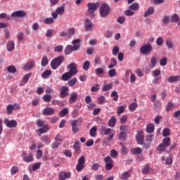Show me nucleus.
Listing matches in <instances>:
<instances>
[{
	"mask_svg": "<svg viewBox=\"0 0 180 180\" xmlns=\"http://www.w3.org/2000/svg\"><path fill=\"white\" fill-rule=\"evenodd\" d=\"M165 44L169 50L174 49V43H172V41L171 39H167L165 41Z\"/></svg>",
	"mask_w": 180,
	"mask_h": 180,
	"instance_id": "nucleus-43",
	"label": "nucleus"
},
{
	"mask_svg": "<svg viewBox=\"0 0 180 180\" xmlns=\"http://www.w3.org/2000/svg\"><path fill=\"white\" fill-rule=\"evenodd\" d=\"M27 13L25 11H17L12 13L11 16L13 18H25Z\"/></svg>",
	"mask_w": 180,
	"mask_h": 180,
	"instance_id": "nucleus-14",
	"label": "nucleus"
},
{
	"mask_svg": "<svg viewBox=\"0 0 180 180\" xmlns=\"http://www.w3.org/2000/svg\"><path fill=\"white\" fill-rule=\"evenodd\" d=\"M124 112V106L120 105L117 108V116H120L122 113Z\"/></svg>",
	"mask_w": 180,
	"mask_h": 180,
	"instance_id": "nucleus-51",
	"label": "nucleus"
},
{
	"mask_svg": "<svg viewBox=\"0 0 180 180\" xmlns=\"http://www.w3.org/2000/svg\"><path fill=\"white\" fill-rule=\"evenodd\" d=\"M84 168H85V156L82 155L77 160L76 171H77V172H81Z\"/></svg>",
	"mask_w": 180,
	"mask_h": 180,
	"instance_id": "nucleus-5",
	"label": "nucleus"
},
{
	"mask_svg": "<svg viewBox=\"0 0 180 180\" xmlns=\"http://www.w3.org/2000/svg\"><path fill=\"white\" fill-rule=\"evenodd\" d=\"M108 75L110 77V78H113L117 75V72H116L115 69H111L108 71Z\"/></svg>",
	"mask_w": 180,
	"mask_h": 180,
	"instance_id": "nucleus-44",
	"label": "nucleus"
},
{
	"mask_svg": "<svg viewBox=\"0 0 180 180\" xmlns=\"http://www.w3.org/2000/svg\"><path fill=\"white\" fill-rule=\"evenodd\" d=\"M130 178V172H124L120 175V179L122 180H127Z\"/></svg>",
	"mask_w": 180,
	"mask_h": 180,
	"instance_id": "nucleus-29",
	"label": "nucleus"
},
{
	"mask_svg": "<svg viewBox=\"0 0 180 180\" xmlns=\"http://www.w3.org/2000/svg\"><path fill=\"white\" fill-rule=\"evenodd\" d=\"M111 98H113V101L115 102H117L119 101V94H117V91H113L110 94Z\"/></svg>",
	"mask_w": 180,
	"mask_h": 180,
	"instance_id": "nucleus-37",
	"label": "nucleus"
},
{
	"mask_svg": "<svg viewBox=\"0 0 180 180\" xmlns=\"http://www.w3.org/2000/svg\"><path fill=\"white\" fill-rule=\"evenodd\" d=\"M118 139H119V140H121L122 141H126V133L124 131H121L120 133Z\"/></svg>",
	"mask_w": 180,
	"mask_h": 180,
	"instance_id": "nucleus-54",
	"label": "nucleus"
},
{
	"mask_svg": "<svg viewBox=\"0 0 180 180\" xmlns=\"http://www.w3.org/2000/svg\"><path fill=\"white\" fill-rule=\"evenodd\" d=\"M56 12L60 16L64 15V12H65V5L63 4L60 7L57 8Z\"/></svg>",
	"mask_w": 180,
	"mask_h": 180,
	"instance_id": "nucleus-27",
	"label": "nucleus"
},
{
	"mask_svg": "<svg viewBox=\"0 0 180 180\" xmlns=\"http://www.w3.org/2000/svg\"><path fill=\"white\" fill-rule=\"evenodd\" d=\"M104 162L105 164V169L106 171H110L112 168H113V160L110 156H107L104 158Z\"/></svg>",
	"mask_w": 180,
	"mask_h": 180,
	"instance_id": "nucleus-7",
	"label": "nucleus"
},
{
	"mask_svg": "<svg viewBox=\"0 0 180 180\" xmlns=\"http://www.w3.org/2000/svg\"><path fill=\"white\" fill-rule=\"evenodd\" d=\"M92 21L89 19H86L84 22V27L86 32H89V30H92Z\"/></svg>",
	"mask_w": 180,
	"mask_h": 180,
	"instance_id": "nucleus-20",
	"label": "nucleus"
},
{
	"mask_svg": "<svg viewBox=\"0 0 180 180\" xmlns=\"http://www.w3.org/2000/svg\"><path fill=\"white\" fill-rule=\"evenodd\" d=\"M162 25H164L165 26H168L169 23V16L165 15L162 19Z\"/></svg>",
	"mask_w": 180,
	"mask_h": 180,
	"instance_id": "nucleus-41",
	"label": "nucleus"
},
{
	"mask_svg": "<svg viewBox=\"0 0 180 180\" xmlns=\"http://www.w3.org/2000/svg\"><path fill=\"white\" fill-rule=\"evenodd\" d=\"M7 50L8 51H13L15 50V41H8L7 42Z\"/></svg>",
	"mask_w": 180,
	"mask_h": 180,
	"instance_id": "nucleus-25",
	"label": "nucleus"
},
{
	"mask_svg": "<svg viewBox=\"0 0 180 180\" xmlns=\"http://www.w3.org/2000/svg\"><path fill=\"white\" fill-rule=\"evenodd\" d=\"M171 134V130L169 128H165L162 131V136L163 137H168Z\"/></svg>",
	"mask_w": 180,
	"mask_h": 180,
	"instance_id": "nucleus-46",
	"label": "nucleus"
},
{
	"mask_svg": "<svg viewBox=\"0 0 180 180\" xmlns=\"http://www.w3.org/2000/svg\"><path fill=\"white\" fill-rule=\"evenodd\" d=\"M137 108H139V104H137L136 102H134L129 105L130 112H134Z\"/></svg>",
	"mask_w": 180,
	"mask_h": 180,
	"instance_id": "nucleus-36",
	"label": "nucleus"
},
{
	"mask_svg": "<svg viewBox=\"0 0 180 180\" xmlns=\"http://www.w3.org/2000/svg\"><path fill=\"white\" fill-rule=\"evenodd\" d=\"M174 108V103L172 102H169L166 106V112H169L170 110H172Z\"/></svg>",
	"mask_w": 180,
	"mask_h": 180,
	"instance_id": "nucleus-63",
	"label": "nucleus"
},
{
	"mask_svg": "<svg viewBox=\"0 0 180 180\" xmlns=\"http://www.w3.org/2000/svg\"><path fill=\"white\" fill-rule=\"evenodd\" d=\"M169 146H171V138L166 137L162 139V143L158 146V150L159 151H165Z\"/></svg>",
	"mask_w": 180,
	"mask_h": 180,
	"instance_id": "nucleus-3",
	"label": "nucleus"
},
{
	"mask_svg": "<svg viewBox=\"0 0 180 180\" xmlns=\"http://www.w3.org/2000/svg\"><path fill=\"white\" fill-rule=\"evenodd\" d=\"M41 141L42 143H46V144H50L51 143V139H50V137L47 136H44L41 138Z\"/></svg>",
	"mask_w": 180,
	"mask_h": 180,
	"instance_id": "nucleus-40",
	"label": "nucleus"
},
{
	"mask_svg": "<svg viewBox=\"0 0 180 180\" xmlns=\"http://www.w3.org/2000/svg\"><path fill=\"white\" fill-rule=\"evenodd\" d=\"M179 20V17L178 16V14L174 13L171 16V22L172 23H176Z\"/></svg>",
	"mask_w": 180,
	"mask_h": 180,
	"instance_id": "nucleus-42",
	"label": "nucleus"
},
{
	"mask_svg": "<svg viewBox=\"0 0 180 180\" xmlns=\"http://www.w3.org/2000/svg\"><path fill=\"white\" fill-rule=\"evenodd\" d=\"M56 111L51 107H46L45 109L43 110V115L45 116H51V115H54Z\"/></svg>",
	"mask_w": 180,
	"mask_h": 180,
	"instance_id": "nucleus-15",
	"label": "nucleus"
},
{
	"mask_svg": "<svg viewBox=\"0 0 180 180\" xmlns=\"http://www.w3.org/2000/svg\"><path fill=\"white\" fill-rule=\"evenodd\" d=\"M77 84V78L74 77L68 82L69 86H74Z\"/></svg>",
	"mask_w": 180,
	"mask_h": 180,
	"instance_id": "nucleus-61",
	"label": "nucleus"
},
{
	"mask_svg": "<svg viewBox=\"0 0 180 180\" xmlns=\"http://www.w3.org/2000/svg\"><path fill=\"white\" fill-rule=\"evenodd\" d=\"M51 72H52L51 70H45L41 75L42 78H44V79H46V78H48L49 77H50V75H51Z\"/></svg>",
	"mask_w": 180,
	"mask_h": 180,
	"instance_id": "nucleus-39",
	"label": "nucleus"
},
{
	"mask_svg": "<svg viewBox=\"0 0 180 180\" xmlns=\"http://www.w3.org/2000/svg\"><path fill=\"white\" fill-rule=\"evenodd\" d=\"M116 64H117V61L114 58H112L110 62V65H108V69L112 70V68L116 67Z\"/></svg>",
	"mask_w": 180,
	"mask_h": 180,
	"instance_id": "nucleus-35",
	"label": "nucleus"
},
{
	"mask_svg": "<svg viewBox=\"0 0 180 180\" xmlns=\"http://www.w3.org/2000/svg\"><path fill=\"white\" fill-rule=\"evenodd\" d=\"M112 88H113V84H105L103 86V91L104 92H106V91H110V89H112Z\"/></svg>",
	"mask_w": 180,
	"mask_h": 180,
	"instance_id": "nucleus-50",
	"label": "nucleus"
},
{
	"mask_svg": "<svg viewBox=\"0 0 180 180\" xmlns=\"http://www.w3.org/2000/svg\"><path fill=\"white\" fill-rule=\"evenodd\" d=\"M36 124L38 126V127H43L44 126H46V124L44 122V121L40 119L37 120Z\"/></svg>",
	"mask_w": 180,
	"mask_h": 180,
	"instance_id": "nucleus-62",
	"label": "nucleus"
},
{
	"mask_svg": "<svg viewBox=\"0 0 180 180\" xmlns=\"http://www.w3.org/2000/svg\"><path fill=\"white\" fill-rule=\"evenodd\" d=\"M136 140L139 144H143L144 143V135H143L141 132L139 131L136 136Z\"/></svg>",
	"mask_w": 180,
	"mask_h": 180,
	"instance_id": "nucleus-19",
	"label": "nucleus"
},
{
	"mask_svg": "<svg viewBox=\"0 0 180 180\" xmlns=\"http://www.w3.org/2000/svg\"><path fill=\"white\" fill-rule=\"evenodd\" d=\"M49 64V58L47 56H44L41 59V65L42 67H46Z\"/></svg>",
	"mask_w": 180,
	"mask_h": 180,
	"instance_id": "nucleus-47",
	"label": "nucleus"
},
{
	"mask_svg": "<svg viewBox=\"0 0 180 180\" xmlns=\"http://www.w3.org/2000/svg\"><path fill=\"white\" fill-rule=\"evenodd\" d=\"M96 131H98V127L94 126L91 129H90L89 134L91 137H96Z\"/></svg>",
	"mask_w": 180,
	"mask_h": 180,
	"instance_id": "nucleus-32",
	"label": "nucleus"
},
{
	"mask_svg": "<svg viewBox=\"0 0 180 180\" xmlns=\"http://www.w3.org/2000/svg\"><path fill=\"white\" fill-rule=\"evenodd\" d=\"M27 155V153L25 151H22V157L23 161H25V162H32L33 160H34V158H33V155L30 153L27 156H26Z\"/></svg>",
	"mask_w": 180,
	"mask_h": 180,
	"instance_id": "nucleus-10",
	"label": "nucleus"
},
{
	"mask_svg": "<svg viewBox=\"0 0 180 180\" xmlns=\"http://www.w3.org/2000/svg\"><path fill=\"white\" fill-rule=\"evenodd\" d=\"M7 71L11 74H15V72H16V68L13 65H10L7 68Z\"/></svg>",
	"mask_w": 180,
	"mask_h": 180,
	"instance_id": "nucleus-60",
	"label": "nucleus"
},
{
	"mask_svg": "<svg viewBox=\"0 0 180 180\" xmlns=\"http://www.w3.org/2000/svg\"><path fill=\"white\" fill-rule=\"evenodd\" d=\"M34 65V62H33V61L27 62L22 67V70H24V71H27V70H31V68H33Z\"/></svg>",
	"mask_w": 180,
	"mask_h": 180,
	"instance_id": "nucleus-24",
	"label": "nucleus"
},
{
	"mask_svg": "<svg viewBox=\"0 0 180 180\" xmlns=\"http://www.w3.org/2000/svg\"><path fill=\"white\" fill-rule=\"evenodd\" d=\"M96 75L99 77V75H102V74H104L105 70L102 68H98L95 70Z\"/></svg>",
	"mask_w": 180,
	"mask_h": 180,
	"instance_id": "nucleus-57",
	"label": "nucleus"
},
{
	"mask_svg": "<svg viewBox=\"0 0 180 180\" xmlns=\"http://www.w3.org/2000/svg\"><path fill=\"white\" fill-rule=\"evenodd\" d=\"M87 8L88 10L86 13V15L87 16H89V18H94L95 16V11L99 8V4L98 3H89L87 4Z\"/></svg>",
	"mask_w": 180,
	"mask_h": 180,
	"instance_id": "nucleus-1",
	"label": "nucleus"
},
{
	"mask_svg": "<svg viewBox=\"0 0 180 180\" xmlns=\"http://www.w3.org/2000/svg\"><path fill=\"white\" fill-rule=\"evenodd\" d=\"M80 43H81V39H74L72 41V44H73L72 47L75 51H77V50H79V48L81 47Z\"/></svg>",
	"mask_w": 180,
	"mask_h": 180,
	"instance_id": "nucleus-17",
	"label": "nucleus"
},
{
	"mask_svg": "<svg viewBox=\"0 0 180 180\" xmlns=\"http://www.w3.org/2000/svg\"><path fill=\"white\" fill-rule=\"evenodd\" d=\"M43 101L45 102H51V95L50 94H45L42 97Z\"/></svg>",
	"mask_w": 180,
	"mask_h": 180,
	"instance_id": "nucleus-53",
	"label": "nucleus"
},
{
	"mask_svg": "<svg viewBox=\"0 0 180 180\" xmlns=\"http://www.w3.org/2000/svg\"><path fill=\"white\" fill-rule=\"evenodd\" d=\"M68 178H71V172H65L64 171H62L58 174L59 180H65L68 179Z\"/></svg>",
	"mask_w": 180,
	"mask_h": 180,
	"instance_id": "nucleus-13",
	"label": "nucleus"
},
{
	"mask_svg": "<svg viewBox=\"0 0 180 180\" xmlns=\"http://www.w3.org/2000/svg\"><path fill=\"white\" fill-rule=\"evenodd\" d=\"M20 109L19 105L15 104V105L10 104L6 107L7 115H11L13 110H18Z\"/></svg>",
	"mask_w": 180,
	"mask_h": 180,
	"instance_id": "nucleus-11",
	"label": "nucleus"
},
{
	"mask_svg": "<svg viewBox=\"0 0 180 180\" xmlns=\"http://www.w3.org/2000/svg\"><path fill=\"white\" fill-rule=\"evenodd\" d=\"M131 153L134 155H140L143 153V150L141 148H134L131 149Z\"/></svg>",
	"mask_w": 180,
	"mask_h": 180,
	"instance_id": "nucleus-28",
	"label": "nucleus"
},
{
	"mask_svg": "<svg viewBox=\"0 0 180 180\" xmlns=\"http://www.w3.org/2000/svg\"><path fill=\"white\" fill-rule=\"evenodd\" d=\"M167 63H168L167 57H164L160 60V65H162V67H165V65H167Z\"/></svg>",
	"mask_w": 180,
	"mask_h": 180,
	"instance_id": "nucleus-52",
	"label": "nucleus"
},
{
	"mask_svg": "<svg viewBox=\"0 0 180 180\" xmlns=\"http://www.w3.org/2000/svg\"><path fill=\"white\" fill-rule=\"evenodd\" d=\"M81 143H79V141H76L75 142L74 145H73V148L75 150V153L76 154H79L80 151H81Z\"/></svg>",
	"mask_w": 180,
	"mask_h": 180,
	"instance_id": "nucleus-22",
	"label": "nucleus"
},
{
	"mask_svg": "<svg viewBox=\"0 0 180 180\" xmlns=\"http://www.w3.org/2000/svg\"><path fill=\"white\" fill-rule=\"evenodd\" d=\"M64 50V46L63 45H58L54 48L55 53H61Z\"/></svg>",
	"mask_w": 180,
	"mask_h": 180,
	"instance_id": "nucleus-56",
	"label": "nucleus"
},
{
	"mask_svg": "<svg viewBox=\"0 0 180 180\" xmlns=\"http://www.w3.org/2000/svg\"><path fill=\"white\" fill-rule=\"evenodd\" d=\"M77 99H78V94L77 92H72L70 94L69 103L72 105V103H75L77 102Z\"/></svg>",
	"mask_w": 180,
	"mask_h": 180,
	"instance_id": "nucleus-18",
	"label": "nucleus"
},
{
	"mask_svg": "<svg viewBox=\"0 0 180 180\" xmlns=\"http://www.w3.org/2000/svg\"><path fill=\"white\" fill-rule=\"evenodd\" d=\"M155 129V127H154V124L153 123L148 124L146 126V132L148 134H150V133H153Z\"/></svg>",
	"mask_w": 180,
	"mask_h": 180,
	"instance_id": "nucleus-26",
	"label": "nucleus"
},
{
	"mask_svg": "<svg viewBox=\"0 0 180 180\" xmlns=\"http://www.w3.org/2000/svg\"><path fill=\"white\" fill-rule=\"evenodd\" d=\"M72 77H74L72 74L69 72H66L62 75L61 79L62 81H68V79H71Z\"/></svg>",
	"mask_w": 180,
	"mask_h": 180,
	"instance_id": "nucleus-21",
	"label": "nucleus"
},
{
	"mask_svg": "<svg viewBox=\"0 0 180 180\" xmlns=\"http://www.w3.org/2000/svg\"><path fill=\"white\" fill-rule=\"evenodd\" d=\"M140 51L141 54H150L153 51V46L150 43L145 44L141 47Z\"/></svg>",
	"mask_w": 180,
	"mask_h": 180,
	"instance_id": "nucleus-6",
	"label": "nucleus"
},
{
	"mask_svg": "<svg viewBox=\"0 0 180 180\" xmlns=\"http://www.w3.org/2000/svg\"><path fill=\"white\" fill-rule=\"evenodd\" d=\"M101 134L102 136H108L112 133V130L110 128H106L105 127H101L100 129Z\"/></svg>",
	"mask_w": 180,
	"mask_h": 180,
	"instance_id": "nucleus-16",
	"label": "nucleus"
},
{
	"mask_svg": "<svg viewBox=\"0 0 180 180\" xmlns=\"http://www.w3.org/2000/svg\"><path fill=\"white\" fill-rule=\"evenodd\" d=\"M68 68L70 70L69 72L72 74V75H77V72H78V70L77 69V65L74 63H70L68 65Z\"/></svg>",
	"mask_w": 180,
	"mask_h": 180,
	"instance_id": "nucleus-12",
	"label": "nucleus"
},
{
	"mask_svg": "<svg viewBox=\"0 0 180 180\" xmlns=\"http://www.w3.org/2000/svg\"><path fill=\"white\" fill-rule=\"evenodd\" d=\"M17 39L18 41H22L25 39V34H23V32H19L18 33Z\"/></svg>",
	"mask_w": 180,
	"mask_h": 180,
	"instance_id": "nucleus-55",
	"label": "nucleus"
},
{
	"mask_svg": "<svg viewBox=\"0 0 180 180\" xmlns=\"http://www.w3.org/2000/svg\"><path fill=\"white\" fill-rule=\"evenodd\" d=\"M155 12L154 7H150L144 13V18H147L150 16V15H153Z\"/></svg>",
	"mask_w": 180,
	"mask_h": 180,
	"instance_id": "nucleus-33",
	"label": "nucleus"
},
{
	"mask_svg": "<svg viewBox=\"0 0 180 180\" xmlns=\"http://www.w3.org/2000/svg\"><path fill=\"white\" fill-rule=\"evenodd\" d=\"M4 124L9 129H15L18 126V122L15 120H9L8 118L4 119Z\"/></svg>",
	"mask_w": 180,
	"mask_h": 180,
	"instance_id": "nucleus-8",
	"label": "nucleus"
},
{
	"mask_svg": "<svg viewBox=\"0 0 180 180\" xmlns=\"http://www.w3.org/2000/svg\"><path fill=\"white\" fill-rule=\"evenodd\" d=\"M68 113H69L68 108H65L60 110L59 113V116H60V117H64V116H67Z\"/></svg>",
	"mask_w": 180,
	"mask_h": 180,
	"instance_id": "nucleus-38",
	"label": "nucleus"
},
{
	"mask_svg": "<svg viewBox=\"0 0 180 180\" xmlns=\"http://www.w3.org/2000/svg\"><path fill=\"white\" fill-rule=\"evenodd\" d=\"M68 91H70V89L65 86H63L60 89V98H62V99H64V98H67L68 96Z\"/></svg>",
	"mask_w": 180,
	"mask_h": 180,
	"instance_id": "nucleus-9",
	"label": "nucleus"
},
{
	"mask_svg": "<svg viewBox=\"0 0 180 180\" xmlns=\"http://www.w3.org/2000/svg\"><path fill=\"white\" fill-rule=\"evenodd\" d=\"M89 65H91V63L89 62V60H86L83 63V70H84V71H88V70H89Z\"/></svg>",
	"mask_w": 180,
	"mask_h": 180,
	"instance_id": "nucleus-49",
	"label": "nucleus"
},
{
	"mask_svg": "<svg viewBox=\"0 0 180 180\" xmlns=\"http://www.w3.org/2000/svg\"><path fill=\"white\" fill-rule=\"evenodd\" d=\"M64 63V56H60L53 59L51 62V67L52 70H57L61 64Z\"/></svg>",
	"mask_w": 180,
	"mask_h": 180,
	"instance_id": "nucleus-2",
	"label": "nucleus"
},
{
	"mask_svg": "<svg viewBox=\"0 0 180 180\" xmlns=\"http://www.w3.org/2000/svg\"><path fill=\"white\" fill-rule=\"evenodd\" d=\"M109 13H110V7H109V5L106 4H101L100 8V15L101 18H106Z\"/></svg>",
	"mask_w": 180,
	"mask_h": 180,
	"instance_id": "nucleus-4",
	"label": "nucleus"
},
{
	"mask_svg": "<svg viewBox=\"0 0 180 180\" xmlns=\"http://www.w3.org/2000/svg\"><path fill=\"white\" fill-rule=\"evenodd\" d=\"M116 117L112 116L108 121L109 127H115L116 126Z\"/></svg>",
	"mask_w": 180,
	"mask_h": 180,
	"instance_id": "nucleus-31",
	"label": "nucleus"
},
{
	"mask_svg": "<svg viewBox=\"0 0 180 180\" xmlns=\"http://www.w3.org/2000/svg\"><path fill=\"white\" fill-rule=\"evenodd\" d=\"M150 64H151L152 68H154V67L157 65V58H155V56H153L150 58Z\"/></svg>",
	"mask_w": 180,
	"mask_h": 180,
	"instance_id": "nucleus-59",
	"label": "nucleus"
},
{
	"mask_svg": "<svg viewBox=\"0 0 180 180\" xmlns=\"http://www.w3.org/2000/svg\"><path fill=\"white\" fill-rule=\"evenodd\" d=\"M149 171H150V166L146 165H145L144 168L142 169V174L143 175H147Z\"/></svg>",
	"mask_w": 180,
	"mask_h": 180,
	"instance_id": "nucleus-58",
	"label": "nucleus"
},
{
	"mask_svg": "<svg viewBox=\"0 0 180 180\" xmlns=\"http://www.w3.org/2000/svg\"><path fill=\"white\" fill-rule=\"evenodd\" d=\"M55 141L59 143H63V141H64V136L60 135V134H58L55 137Z\"/></svg>",
	"mask_w": 180,
	"mask_h": 180,
	"instance_id": "nucleus-48",
	"label": "nucleus"
},
{
	"mask_svg": "<svg viewBox=\"0 0 180 180\" xmlns=\"http://www.w3.org/2000/svg\"><path fill=\"white\" fill-rule=\"evenodd\" d=\"M139 4H137V3H134V4H132L129 6V9L130 11H139Z\"/></svg>",
	"mask_w": 180,
	"mask_h": 180,
	"instance_id": "nucleus-45",
	"label": "nucleus"
},
{
	"mask_svg": "<svg viewBox=\"0 0 180 180\" xmlns=\"http://www.w3.org/2000/svg\"><path fill=\"white\" fill-rule=\"evenodd\" d=\"M74 33H75V30H74V28H70L68 32V39L73 36Z\"/></svg>",
	"mask_w": 180,
	"mask_h": 180,
	"instance_id": "nucleus-64",
	"label": "nucleus"
},
{
	"mask_svg": "<svg viewBox=\"0 0 180 180\" xmlns=\"http://www.w3.org/2000/svg\"><path fill=\"white\" fill-rule=\"evenodd\" d=\"M72 51H74V48L72 45H68L65 49V54H66V56H70V54H71Z\"/></svg>",
	"mask_w": 180,
	"mask_h": 180,
	"instance_id": "nucleus-30",
	"label": "nucleus"
},
{
	"mask_svg": "<svg viewBox=\"0 0 180 180\" xmlns=\"http://www.w3.org/2000/svg\"><path fill=\"white\" fill-rule=\"evenodd\" d=\"M49 130V124H45L44 127H41L39 129H38V132L39 134H43L44 133H47Z\"/></svg>",
	"mask_w": 180,
	"mask_h": 180,
	"instance_id": "nucleus-34",
	"label": "nucleus"
},
{
	"mask_svg": "<svg viewBox=\"0 0 180 180\" xmlns=\"http://www.w3.org/2000/svg\"><path fill=\"white\" fill-rule=\"evenodd\" d=\"M167 81L168 82H169V84H172L173 82H177L178 81H180V76L179 75L170 76L167 79Z\"/></svg>",
	"mask_w": 180,
	"mask_h": 180,
	"instance_id": "nucleus-23",
	"label": "nucleus"
}]
</instances>
